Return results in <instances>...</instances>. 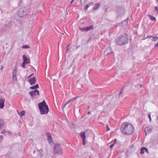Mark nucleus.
<instances>
[{"mask_svg":"<svg viewBox=\"0 0 158 158\" xmlns=\"http://www.w3.org/2000/svg\"><path fill=\"white\" fill-rule=\"evenodd\" d=\"M145 150H146V151H145V152H147L148 153L149 152H148V149L146 148H145Z\"/></svg>","mask_w":158,"mask_h":158,"instance_id":"obj_42","label":"nucleus"},{"mask_svg":"<svg viewBox=\"0 0 158 158\" xmlns=\"http://www.w3.org/2000/svg\"><path fill=\"white\" fill-rule=\"evenodd\" d=\"M54 151L56 153L61 154L62 152V148L60 144L55 145L54 146Z\"/></svg>","mask_w":158,"mask_h":158,"instance_id":"obj_5","label":"nucleus"},{"mask_svg":"<svg viewBox=\"0 0 158 158\" xmlns=\"http://www.w3.org/2000/svg\"><path fill=\"white\" fill-rule=\"evenodd\" d=\"M2 68H3V67H2V68H1V70H2Z\"/></svg>","mask_w":158,"mask_h":158,"instance_id":"obj_54","label":"nucleus"},{"mask_svg":"<svg viewBox=\"0 0 158 158\" xmlns=\"http://www.w3.org/2000/svg\"><path fill=\"white\" fill-rule=\"evenodd\" d=\"M6 132V131L5 130H4L2 131L1 132L2 134H4Z\"/></svg>","mask_w":158,"mask_h":158,"instance_id":"obj_44","label":"nucleus"},{"mask_svg":"<svg viewBox=\"0 0 158 158\" xmlns=\"http://www.w3.org/2000/svg\"><path fill=\"white\" fill-rule=\"evenodd\" d=\"M30 89H36L35 86L30 87Z\"/></svg>","mask_w":158,"mask_h":158,"instance_id":"obj_36","label":"nucleus"},{"mask_svg":"<svg viewBox=\"0 0 158 158\" xmlns=\"http://www.w3.org/2000/svg\"><path fill=\"white\" fill-rule=\"evenodd\" d=\"M17 72L13 71L12 76H16Z\"/></svg>","mask_w":158,"mask_h":158,"instance_id":"obj_35","label":"nucleus"},{"mask_svg":"<svg viewBox=\"0 0 158 158\" xmlns=\"http://www.w3.org/2000/svg\"><path fill=\"white\" fill-rule=\"evenodd\" d=\"M79 29L80 30H81L82 31L87 32L86 27H83L82 28H81V27H79Z\"/></svg>","mask_w":158,"mask_h":158,"instance_id":"obj_25","label":"nucleus"},{"mask_svg":"<svg viewBox=\"0 0 158 158\" xmlns=\"http://www.w3.org/2000/svg\"><path fill=\"white\" fill-rule=\"evenodd\" d=\"M101 5V4L100 3H97L96 4L95 6H94L93 7V10H96L98 9Z\"/></svg>","mask_w":158,"mask_h":158,"instance_id":"obj_14","label":"nucleus"},{"mask_svg":"<svg viewBox=\"0 0 158 158\" xmlns=\"http://www.w3.org/2000/svg\"><path fill=\"white\" fill-rule=\"evenodd\" d=\"M74 0H72L70 2V4H71L73 3V2H74Z\"/></svg>","mask_w":158,"mask_h":158,"instance_id":"obj_48","label":"nucleus"},{"mask_svg":"<svg viewBox=\"0 0 158 158\" xmlns=\"http://www.w3.org/2000/svg\"><path fill=\"white\" fill-rule=\"evenodd\" d=\"M155 47H158V43L155 45Z\"/></svg>","mask_w":158,"mask_h":158,"instance_id":"obj_47","label":"nucleus"},{"mask_svg":"<svg viewBox=\"0 0 158 158\" xmlns=\"http://www.w3.org/2000/svg\"><path fill=\"white\" fill-rule=\"evenodd\" d=\"M4 102L5 99L3 98V97L1 96H0V102Z\"/></svg>","mask_w":158,"mask_h":158,"instance_id":"obj_23","label":"nucleus"},{"mask_svg":"<svg viewBox=\"0 0 158 158\" xmlns=\"http://www.w3.org/2000/svg\"><path fill=\"white\" fill-rule=\"evenodd\" d=\"M152 36H151V35H148V36L146 38H152Z\"/></svg>","mask_w":158,"mask_h":158,"instance_id":"obj_46","label":"nucleus"},{"mask_svg":"<svg viewBox=\"0 0 158 158\" xmlns=\"http://www.w3.org/2000/svg\"><path fill=\"white\" fill-rule=\"evenodd\" d=\"M114 145V143H113L110 146V148H112L113 147Z\"/></svg>","mask_w":158,"mask_h":158,"instance_id":"obj_38","label":"nucleus"},{"mask_svg":"<svg viewBox=\"0 0 158 158\" xmlns=\"http://www.w3.org/2000/svg\"><path fill=\"white\" fill-rule=\"evenodd\" d=\"M124 87L125 86L123 87V88L122 89L121 91H120V92L119 93V94H118V96L119 97V98H120L121 97H122V95L123 93V89Z\"/></svg>","mask_w":158,"mask_h":158,"instance_id":"obj_20","label":"nucleus"},{"mask_svg":"<svg viewBox=\"0 0 158 158\" xmlns=\"http://www.w3.org/2000/svg\"><path fill=\"white\" fill-rule=\"evenodd\" d=\"M23 62L27 64H29L30 63V60L25 55H23Z\"/></svg>","mask_w":158,"mask_h":158,"instance_id":"obj_11","label":"nucleus"},{"mask_svg":"<svg viewBox=\"0 0 158 158\" xmlns=\"http://www.w3.org/2000/svg\"><path fill=\"white\" fill-rule=\"evenodd\" d=\"M86 31L87 32L90 30L94 29V27L93 25L86 27Z\"/></svg>","mask_w":158,"mask_h":158,"instance_id":"obj_18","label":"nucleus"},{"mask_svg":"<svg viewBox=\"0 0 158 158\" xmlns=\"http://www.w3.org/2000/svg\"><path fill=\"white\" fill-rule=\"evenodd\" d=\"M106 127L107 128V130H106L107 131H108L110 130V129L109 128V126L108 125H107L106 126Z\"/></svg>","mask_w":158,"mask_h":158,"instance_id":"obj_37","label":"nucleus"},{"mask_svg":"<svg viewBox=\"0 0 158 158\" xmlns=\"http://www.w3.org/2000/svg\"><path fill=\"white\" fill-rule=\"evenodd\" d=\"M91 112L90 111H89V112L88 113V114H89Z\"/></svg>","mask_w":158,"mask_h":158,"instance_id":"obj_53","label":"nucleus"},{"mask_svg":"<svg viewBox=\"0 0 158 158\" xmlns=\"http://www.w3.org/2000/svg\"><path fill=\"white\" fill-rule=\"evenodd\" d=\"M130 147L131 148H133L134 147V146L133 145H132L130 146Z\"/></svg>","mask_w":158,"mask_h":158,"instance_id":"obj_49","label":"nucleus"},{"mask_svg":"<svg viewBox=\"0 0 158 158\" xmlns=\"http://www.w3.org/2000/svg\"><path fill=\"white\" fill-rule=\"evenodd\" d=\"M116 140H117L116 139H114V144L116 142Z\"/></svg>","mask_w":158,"mask_h":158,"instance_id":"obj_51","label":"nucleus"},{"mask_svg":"<svg viewBox=\"0 0 158 158\" xmlns=\"http://www.w3.org/2000/svg\"><path fill=\"white\" fill-rule=\"evenodd\" d=\"M89 4H90H90L91 5H92V4H91V3H89Z\"/></svg>","mask_w":158,"mask_h":158,"instance_id":"obj_57","label":"nucleus"},{"mask_svg":"<svg viewBox=\"0 0 158 158\" xmlns=\"http://www.w3.org/2000/svg\"><path fill=\"white\" fill-rule=\"evenodd\" d=\"M12 22H10L8 23L7 24H5L4 25L5 27H7L9 28H10L11 27V26H12Z\"/></svg>","mask_w":158,"mask_h":158,"instance_id":"obj_16","label":"nucleus"},{"mask_svg":"<svg viewBox=\"0 0 158 158\" xmlns=\"http://www.w3.org/2000/svg\"><path fill=\"white\" fill-rule=\"evenodd\" d=\"M87 0H80L81 4V5L85 4L87 2Z\"/></svg>","mask_w":158,"mask_h":158,"instance_id":"obj_24","label":"nucleus"},{"mask_svg":"<svg viewBox=\"0 0 158 158\" xmlns=\"http://www.w3.org/2000/svg\"><path fill=\"white\" fill-rule=\"evenodd\" d=\"M4 102H0V109H2L4 106Z\"/></svg>","mask_w":158,"mask_h":158,"instance_id":"obj_22","label":"nucleus"},{"mask_svg":"<svg viewBox=\"0 0 158 158\" xmlns=\"http://www.w3.org/2000/svg\"><path fill=\"white\" fill-rule=\"evenodd\" d=\"M89 5H87L84 7V9L85 10H86L89 7Z\"/></svg>","mask_w":158,"mask_h":158,"instance_id":"obj_33","label":"nucleus"},{"mask_svg":"<svg viewBox=\"0 0 158 158\" xmlns=\"http://www.w3.org/2000/svg\"><path fill=\"white\" fill-rule=\"evenodd\" d=\"M25 114V111H24L23 110L21 112L20 114V116H23Z\"/></svg>","mask_w":158,"mask_h":158,"instance_id":"obj_28","label":"nucleus"},{"mask_svg":"<svg viewBox=\"0 0 158 158\" xmlns=\"http://www.w3.org/2000/svg\"><path fill=\"white\" fill-rule=\"evenodd\" d=\"M120 130L122 133L125 135H130L134 131L133 126L127 122H124L121 125Z\"/></svg>","mask_w":158,"mask_h":158,"instance_id":"obj_1","label":"nucleus"},{"mask_svg":"<svg viewBox=\"0 0 158 158\" xmlns=\"http://www.w3.org/2000/svg\"><path fill=\"white\" fill-rule=\"evenodd\" d=\"M47 139L48 140H49L51 142L52 141V137L51 135V134L50 133H48L47 134Z\"/></svg>","mask_w":158,"mask_h":158,"instance_id":"obj_15","label":"nucleus"},{"mask_svg":"<svg viewBox=\"0 0 158 158\" xmlns=\"http://www.w3.org/2000/svg\"><path fill=\"white\" fill-rule=\"evenodd\" d=\"M115 11L118 16H122L125 13L124 8L122 6H117L116 7Z\"/></svg>","mask_w":158,"mask_h":158,"instance_id":"obj_4","label":"nucleus"},{"mask_svg":"<svg viewBox=\"0 0 158 158\" xmlns=\"http://www.w3.org/2000/svg\"><path fill=\"white\" fill-rule=\"evenodd\" d=\"M81 137L82 139L83 144L84 145L85 144V132H82L80 134Z\"/></svg>","mask_w":158,"mask_h":158,"instance_id":"obj_8","label":"nucleus"},{"mask_svg":"<svg viewBox=\"0 0 158 158\" xmlns=\"http://www.w3.org/2000/svg\"><path fill=\"white\" fill-rule=\"evenodd\" d=\"M148 117L150 119V122H151L152 120L151 116V114H148Z\"/></svg>","mask_w":158,"mask_h":158,"instance_id":"obj_34","label":"nucleus"},{"mask_svg":"<svg viewBox=\"0 0 158 158\" xmlns=\"http://www.w3.org/2000/svg\"><path fill=\"white\" fill-rule=\"evenodd\" d=\"M3 139V136L2 135H0V143H1L2 142Z\"/></svg>","mask_w":158,"mask_h":158,"instance_id":"obj_31","label":"nucleus"},{"mask_svg":"<svg viewBox=\"0 0 158 158\" xmlns=\"http://www.w3.org/2000/svg\"><path fill=\"white\" fill-rule=\"evenodd\" d=\"M17 14L19 17H23L27 15V10L25 8H21L18 11Z\"/></svg>","mask_w":158,"mask_h":158,"instance_id":"obj_6","label":"nucleus"},{"mask_svg":"<svg viewBox=\"0 0 158 158\" xmlns=\"http://www.w3.org/2000/svg\"><path fill=\"white\" fill-rule=\"evenodd\" d=\"M128 18H127V19H126V20L125 21V22H127V21H128Z\"/></svg>","mask_w":158,"mask_h":158,"instance_id":"obj_50","label":"nucleus"},{"mask_svg":"<svg viewBox=\"0 0 158 158\" xmlns=\"http://www.w3.org/2000/svg\"><path fill=\"white\" fill-rule=\"evenodd\" d=\"M148 16L149 17V19L152 20L153 21H156V18L155 17L150 15H148Z\"/></svg>","mask_w":158,"mask_h":158,"instance_id":"obj_17","label":"nucleus"},{"mask_svg":"<svg viewBox=\"0 0 158 158\" xmlns=\"http://www.w3.org/2000/svg\"><path fill=\"white\" fill-rule=\"evenodd\" d=\"M69 45H67V46H66V52H67V51H68V50H69Z\"/></svg>","mask_w":158,"mask_h":158,"instance_id":"obj_41","label":"nucleus"},{"mask_svg":"<svg viewBox=\"0 0 158 158\" xmlns=\"http://www.w3.org/2000/svg\"><path fill=\"white\" fill-rule=\"evenodd\" d=\"M35 86L36 89H38L39 88V85L38 84H37L35 85Z\"/></svg>","mask_w":158,"mask_h":158,"instance_id":"obj_39","label":"nucleus"},{"mask_svg":"<svg viewBox=\"0 0 158 158\" xmlns=\"http://www.w3.org/2000/svg\"><path fill=\"white\" fill-rule=\"evenodd\" d=\"M89 108V106H88L87 107V108H88V109Z\"/></svg>","mask_w":158,"mask_h":158,"instance_id":"obj_55","label":"nucleus"},{"mask_svg":"<svg viewBox=\"0 0 158 158\" xmlns=\"http://www.w3.org/2000/svg\"><path fill=\"white\" fill-rule=\"evenodd\" d=\"M12 79L14 81H16L17 79L16 76H12Z\"/></svg>","mask_w":158,"mask_h":158,"instance_id":"obj_29","label":"nucleus"},{"mask_svg":"<svg viewBox=\"0 0 158 158\" xmlns=\"http://www.w3.org/2000/svg\"><path fill=\"white\" fill-rule=\"evenodd\" d=\"M39 151L40 153H41L43 152V150L42 149H41L39 150Z\"/></svg>","mask_w":158,"mask_h":158,"instance_id":"obj_45","label":"nucleus"},{"mask_svg":"<svg viewBox=\"0 0 158 158\" xmlns=\"http://www.w3.org/2000/svg\"><path fill=\"white\" fill-rule=\"evenodd\" d=\"M158 39V37L156 36L155 37H152V40L153 41L154 40V41H156L157 39Z\"/></svg>","mask_w":158,"mask_h":158,"instance_id":"obj_27","label":"nucleus"},{"mask_svg":"<svg viewBox=\"0 0 158 158\" xmlns=\"http://www.w3.org/2000/svg\"><path fill=\"white\" fill-rule=\"evenodd\" d=\"M36 93L38 95H40L39 91L37 89H35L34 90L31 91L29 92V93L31 97H34L36 95Z\"/></svg>","mask_w":158,"mask_h":158,"instance_id":"obj_7","label":"nucleus"},{"mask_svg":"<svg viewBox=\"0 0 158 158\" xmlns=\"http://www.w3.org/2000/svg\"><path fill=\"white\" fill-rule=\"evenodd\" d=\"M77 98V97H76V98H73L72 99H70L69 101L66 102L64 104V105L63 106V108L65 107L66 106L67 104H69L71 101H73L75 100Z\"/></svg>","mask_w":158,"mask_h":158,"instance_id":"obj_13","label":"nucleus"},{"mask_svg":"<svg viewBox=\"0 0 158 158\" xmlns=\"http://www.w3.org/2000/svg\"><path fill=\"white\" fill-rule=\"evenodd\" d=\"M139 86L141 88L142 87V85L141 84H140Z\"/></svg>","mask_w":158,"mask_h":158,"instance_id":"obj_52","label":"nucleus"},{"mask_svg":"<svg viewBox=\"0 0 158 158\" xmlns=\"http://www.w3.org/2000/svg\"><path fill=\"white\" fill-rule=\"evenodd\" d=\"M28 82L30 83L31 85H32L35 83L36 80L35 78L34 77L32 78H30Z\"/></svg>","mask_w":158,"mask_h":158,"instance_id":"obj_10","label":"nucleus"},{"mask_svg":"<svg viewBox=\"0 0 158 158\" xmlns=\"http://www.w3.org/2000/svg\"><path fill=\"white\" fill-rule=\"evenodd\" d=\"M25 62H23L21 65L22 67H23L24 68H25Z\"/></svg>","mask_w":158,"mask_h":158,"instance_id":"obj_32","label":"nucleus"},{"mask_svg":"<svg viewBox=\"0 0 158 158\" xmlns=\"http://www.w3.org/2000/svg\"><path fill=\"white\" fill-rule=\"evenodd\" d=\"M152 130V127H146L145 128V134H149L151 133Z\"/></svg>","mask_w":158,"mask_h":158,"instance_id":"obj_9","label":"nucleus"},{"mask_svg":"<svg viewBox=\"0 0 158 158\" xmlns=\"http://www.w3.org/2000/svg\"><path fill=\"white\" fill-rule=\"evenodd\" d=\"M38 106L41 114H46L48 112V107L44 100L38 103Z\"/></svg>","mask_w":158,"mask_h":158,"instance_id":"obj_3","label":"nucleus"},{"mask_svg":"<svg viewBox=\"0 0 158 158\" xmlns=\"http://www.w3.org/2000/svg\"><path fill=\"white\" fill-rule=\"evenodd\" d=\"M116 43L119 45H123L127 44L128 42V39L127 35L125 34L120 35L115 39Z\"/></svg>","mask_w":158,"mask_h":158,"instance_id":"obj_2","label":"nucleus"},{"mask_svg":"<svg viewBox=\"0 0 158 158\" xmlns=\"http://www.w3.org/2000/svg\"><path fill=\"white\" fill-rule=\"evenodd\" d=\"M3 127V122L2 120L0 119V130L2 129Z\"/></svg>","mask_w":158,"mask_h":158,"instance_id":"obj_19","label":"nucleus"},{"mask_svg":"<svg viewBox=\"0 0 158 158\" xmlns=\"http://www.w3.org/2000/svg\"><path fill=\"white\" fill-rule=\"evenodd\" d=\"M17 68L16 67H15L14 68V70H13V71L17 72Z\"/></svg>","mask_w":158,"mask_h":158,"instance_id":"obj_43","label":"nucleus"},{"mask_svg":"<svg viewBox=\"0 0 158 158\" xmlns=\"http://www.w3.org/2000/svg\"><path fill=\"white\" fill-rule=\"evenodd\" d=\"M145 147H143L140 149V153L141 154H143L146 150L145 149Z\"/></svg>","mask_w":158,"mask_h":158,"instance_id":"obj_21","label":"nucleus"},{"mask_svg":"<svg viewBox=\"0 0 158 158\" xmlns=\"http://www.w3.org/2000/svg\"><path fill=\"white\" fill-rule=\"evenodd\" d=\"M22 48H30V46L29 45H24L22 46Z\"/></svg>","mask_w":158,"mask_h":158,"instance_id":"obj_26","label":"nucleus"},{"mask_svg":"<svg viewBox=\"0 0 158 158\" xmlns=\"http://www.w3.org/2000/svg\"><path fill=\"white\" fill-rule=\"evenodd\" d=\"M155 10L156 12L158 14V6H156L155 8Z\"/></svg>","mask_w":158,"mask_h":158,"instance_id":"obj_30","label":"nucleus"},{"mask_svg":"<svg viewBox=\"0 0 158 158\" xmlns=\"http://www.w3.org/2000/svg\"><path fill=\"white\" fill-rule=\"evenodd\" d=\"M156 2H158V0H157Z\"/></svg>","mask_w":158,"mask_h":158,"instance_id":"obj_56","label":"nucleus"},{"mask_svg":"<svg viewBox=\"0 0 158 158\" xmlns=\"http://www.w3.org/2000/svg\"><path fill=\"white\" fill-rule=\"evenodd\" d=\"M112 53H113V52L111 51V48L110 47H109L104 52L105 54L106 55Z\"/></svg>","mask_w":158,"mask_h":158,"instance_id":"obj_12","label":"nucleus"},{"mask_svg":"<svg viewBox=\"0 0 158 158\" xmlns=\"http://www.w3.org/2000/svg\"><path fill=\"white\" fill-rule=\"evenodd\" d=\"M34 74V73H32V74H31V75H30L29 76H28L27 78H30L31 77H32V76Z\"/></svg>","mask_w":158,"mask_h":158,"instance_id":"obj_40","label":"nucleus"}]
</instances>
